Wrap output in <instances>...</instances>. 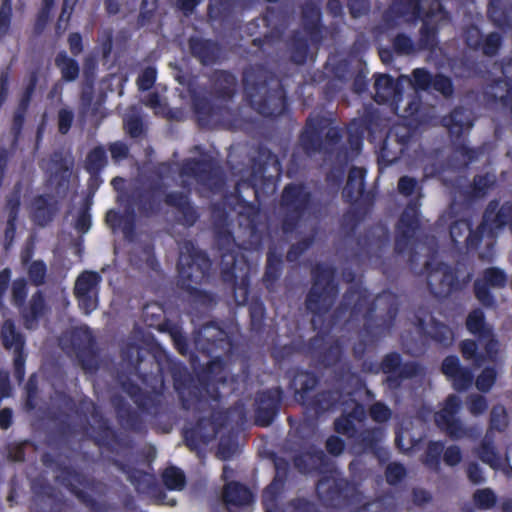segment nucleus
<instances>
[{
    "label": "nucleus",
    "mask_w": 512,
    "mask_h": 512,
    "mask_svg": "<svg viewBox=\"0 0 512 512\" xmlns=\"http://www.w3.org/2000/svg\"><path fill=\"white\" fill-rule=\"evenodd\" d=\"M350 311L351 317L359 314L365 320L364 330L369 336L365 343H372L387 331L398 313V298L391 292H383L370 300V294L359 285H351L343 295L335 318Z\"/></svg>",
    "instance_id": "nucleus-1"
},
{
    "label": "nucleus",
    "mask_w": 512,
    "mask_h": 512,
    "mask_svg": "<svg viewBox=\"0 0 512 512\" xmlns=\"http://www.w3.org/2000/svg\"><path fill=\"white\" fill-rule=\"evenodd\" d=\"M47 175V186L55 195H39L31 203L30 217L39 227L51 223L59 211L56 196L63 197L69 189L70 178L74 166L73 157L63 151H54L48 158L39 162Z\"/></svg>",
    "instance_id": "nucleus-2"
},
{
    "label": "nucleus",
    "mask_w": 512,
    "mask_h": 512,
    "mask_svg": "<svg viewBox=\"0 0 512 512\" xmlns=\"http://www.w3.org/2000/svg\"><path fill=\"white\" fill-rule=\"evenodd\" d=\"M211 80L212 100L199 94L192 97L197 120L202 127L222 125L230 128L236 120V113L230 103L237 91V79L233 74L220 70L213 73Z\"/></svg>",
    "instance_id": "nucleus-3"
},
{
    "label": "nucleus",
    "mask_w": 512,
    "mask_h": 512,
    "mask_svg": "<svg viewBox=\"0 0 512 512\" xmlns=\"http://www.w3.org/2000/svg\"><path fill=\"white\" fill-rule=\"evenodd\" d=\"M245 95L251 106L263 116L279 115L284 110V92L280 81L262 67H249L243 73Z\"/></svg>",
    "instance_id": "nucleus-4"
},
{
    "label": "nucleus",
    "mask_w": 512,
    "mask_h": 512,
    "mask_svg": "<svg viewBox=\"0 0 512 512\" xmlns=\"http://www.w3.org/2000/svg\"><path fill=\"white\" fill-rule=\"evenodd\" d=\"M334 276L335 270L327 264H318L314 269L313 285L305 300L307 310L313 315L314 328H323V318L335 303L338 288Z\"/></svg>",
    "instance_id": "nucleus-5"
},
{
    "label": "nucleus",
    "mask_w": 512,
    "mask_h": 512,
    "mask_svg": "<svg viewBox=\"0 0 512 512\" xmlns=\"http://www.w3.org/2000/svg\"><path fill=\"white\" fill-rule=\"evenodd\" d=\"M311 193L302 184L290 183L282 191L278 216L284 233L293 232L310 214Z\"/></svg>",
    "instance_id": "nucleus-6"
},
{
    "label": "nucleus",
    "mask_w": 512,
    "mask_h": 512,
    "mask_svg": "<svg viewBox=\"0 0 512 512\" xmlns=\"http://www.w3.org/2000/svg\"><path fill=\"white\" fill-rule=\"evenodd\" d=\"M179 283L185 289H195L209 275L211 262L191 241L179 245L178 259Z\"/></svg>",
    "instance_id": "nucleus-7"
},
{
    "label": "nucleus",
    "mask_w": 512,
    "mask_h": 512,
    "mask_svg": "<svg viewBox=\"0 0 512 512\" xmlns=\"http://www.w3.org/2000/svg\"><path fill=\"white\" fill-rule=\"evenodd\" d=\"M342 139L341 129L324 117L309 118L300 136V145L307 155L329 150Z\"/></svg>",
    "instance_id": "nucleus-8"
},
{
    "label": "nucleus",
    "mask_w": 512,
    "mask_h": 512,
    "mask_svg": "<svg viewBox=\"0 0 512 512\" xmlns=\"http://www.w3.org/2000/svg\"><path fill=\"white\" fill-rule=\"evenodd\" d=\"M461 409V399L455 394L447 397L444 407L435 414V423L451 439L478 438L481 428L478 426L467 427L457 417Z\"/></svg>",
    "instance_id": "nucleus-9"
},
{
    "label": "nucleus",
    "mask_w": 512,
    "mask_h": 512,
    "mask_svg": "<svg viewBox=\"0 0 512 512\" xmlns=\"http://www.w3.org/2000/svg\"><path fill=\"white\" fill-rule=\"evenodd\" d=\"M447 0H423L421 14L422 44L424 46H436L437 33L452 23V15L446 6Z\"/></svg>",
    "instance_id": "nucleus-10"
},
{
    "label": "nucleus",
    "mask_w": 512,
    "mask_h": 512,
    "mask_svg": "<svg viewBox=\"0 0 512 512\" xmlns=\"http://www.w3.org/2000/svg\"><path fill=\"white\" fill-rule=\"evenodd\" d=\"M388 244V230L382 225L376 226L357 240L353 257L360 263L367 262L373 266H380Z\"/></svg>",
    "instance_id": "nucleus-11"
},
{
    "label": "nucleus",
    "mask_w": 512,
    "mask_h": 512,
    "mask_svg": "<svg viewBox=\"0 0 512 512\" xmlns=\"http://www.w3.org/2000/svg\"><path fill=\"white\" fill-rule=\"evenodd\" d=\"M181 185L188 188L192 179L206 186L211 191L219 190L224 183L223 173L211 160H189L180 171Z\"/></svg>",
    "instance_id": "nucleus-12"
},
{
    "label": "nucleus",
    "mask_w": 512,
    "mask_h": 512,
    "mask_svg": "<svg viewBox=\"0 0 512 512\" xmlns=\"http://www.w3.org/2000/svg\"><path fill=\"white\" fill-rule=\"evenodd\" d=\"M64 340L70 346L85 372L92 373L98 368V359L94 337L87 326L74 327L68 331Z\"/></svg>",
    "instance_id": "nucleus-13"
},
{
    "label": "nucleus",
    "mask_w": 512,
    "mask_h": 512,
    "mask_svg": "<svg viewBox=\"0 0 512 512\" xmlns=\"http://www.w3.org/2000/svg\"><path fill=\"white\" fill-rule=\"evenodd\" d=\"M227 421V415L222 411H213L210 413L209 418L205 416L199 417L196 425L185 431L184 438L186 445L194 451H198L201 445H206L212 441L220 428H222Z\"/></svg>",
    "instance_id": "nucleus-14"
},
{
    "label": "nucleus",
    "mask_w": 512,
    "mask_h": 512,
    "mask_svg": "<svg viewBox=\"0 0 512 512\" xmlns=\"http://www.w3.org/2000/svg\"><path fill=\"white\" fill-rule=\"evenodd\" d=\"M101 282L102 276L95 271L89 270L81 272L76 278L73 294L79 308L85 314H90L97 309Z\"/></svg>",
    "instance_id": "nucleus-15"
},
{
    "label": "nucleus",
    "mask_w": 512,
    "mask_h": 512,
    "mask_svg": "<svg viewBox=\"0 0 512 512\" xmlns=\"http://www.w3.org/2000/svg\"><path fill=\"white\" fill-rule=\"evenodd\" d=\"M425 269L427 271V284L431 293L436 297L448 296L456 283V276L452 269L448 265L434 260L426 261Z\"/></svg>",
    "instance_id": "nucleus-16"
},
{
    "label": "nucleus",
    "mask_w": 512,
    "mask_h": 512,
    "mask_svg": "<svg viewBox=\"0 0 512 512\" xmlns=\"http://www.w3.org/2000/svg\"><path fill=\"white\" fill-rule=\"evenodd\" d=\"M349 484L338 473L322 477L316 486L319 499L327 506L342 505L348 496Z\"/></svg>",
    "instance_id": "nucleus-17"
},
{
    "label": "nucleus",
    "mask_w": 512,
    "mask_h": 512,
    "mask_svg": "<svg viewBox=\"0 0 512 512\" xmlns=\"http://www.w3.org/2000/svg\"><path fill=\"white\" fill-rule=\"evenodd\" d=\"M423 0H397L383 15L382 28L392 29L399 24V19L404 22H413L421 18Z\"/></svg>",
    "instance_id": "nucleus-18"
},
{
    "label": "nucleus",
    "mask_w": 512,
    "mask_h": 512,
    "mask_svg": "<svg viewBox=\"0 0 512 512\" xmlns=\"http://www.w3.org/2000/svg\"><path fill=\"white\" fill-rule=\"evenodd\" d=\"M195 343L209 355L216 354L218 350L228 352L231 348L227 333L214 323H207L197 331Z\"/></svg>",
    "instance_id": "nucleus-19"
},
{
    "label": "nucleus",
    "mask_w": 512,
    "mask_h": 512,
    "mask_svg": "<svg viewBox=\"0 0 512 512\" xmlns=\"http://www.w3.org/2000/svg\"><path fill=\"white\" fill-rule=\"evenodd\" d=\"M2 344L6 349L14 351V368L15 374L19 379L24 375L25 356L23 348L25 345L24 336L17 330L14 322L10 319L6 320L0 332Z\"/></svg>",
    "instance_id": "nucleus-20"
},
{
    "label": "nucleus",
    "mask_w": 512,
    "mask_h": 512,
    "mask_svg": "<svg viewBox=\"0 0 512 512\" xmlns=\"http://www.w3.org/2000/svg\"><path fill=\"white\" fill-rule=\"evenodd\" d=\"M507 274L498 267H490L483 271L482 278L474 283V291L477 299L486 307L494 304V297L488 289L489 287L501 289L507 284Z\"/></svg>",
    "instance_id": "nucleus-21"
},
{
    "label": "nucleus",
    "mask_w": 512,
    "mask_h": 512,
    "mask_svg": "<svg viewBox=\"0 0 512 512\" xmlns=\"http://www.w3.org/2000/svg\"><path fill=\"white\" fill-rule=\"evenodd\" d=\"M417 228L418 204L415 202L407 205L399 219L395 241V251L397 253H402L406 250Z\"/></svg>",
    "instance_id": "nucleus-22"
},
{
    "label": "nucleus",
    "mask_w": 512,
    "mask_h": 512,
    "mask_svg": "<svg viewBox=\"0 0 512 512\" xmlns=\"http://www.w3.org/2000/svg\"><path fill=\"white\" fill-rule=\"evenodd\" d=\"M222 278L225 282L233 284L234 298L238 304H244L247 299L248 277L247 274L239 276L236 272L238 262L232 254L223 256Z\"/></svg>",
    "instance_id": "nucleus-23"
},
{
    "label": "nucleus",
    "mask_w": 512,
    "mask_h": 512,
    "mask_svg": "<svg viewBox=\"0 0 512 512\" xmlns=\"http://www.w3.org/2000/svg\"><path fill=\"white\" fill-rule=\"evenodd\" d=\"M280 388L263 391L257 397L256 423L260 426H268L272 423L281 400Z\"/></svg>",
    "instance_id": "nucleus-24"
},
{
    "label": "nucleus",
    "mask_w": 512,
    "mask_h": 512,
    "mask_svg": "<svg viewBox=\"0 0 512 512\" xmlns=\"http://www.w3.org/2000/svg\"><path fill=\"white\" fill-rule=\"evenodd\" d=\"M152 192L142 189L135 185L127 200L126 217L122 218V230L128 236L133 229L134 209L137 207L139 210L148 211L152 209Z\"/></svg>",
    "instance_id": "nucleus-25"
},
{
    "label": "nucleus",
    "mask_w": 512,
    "mask_h": 512,
    "mask_svg": "<svg viewBox=\"0 0 512 512\" xmlns=\"http://www.w3.org/2000/svg\"><path fill=\"white\" fill-rule=\"evenodd\" d=\"M474 117L469 109L456 107L442 118V124L447 128L452 139L459 140L473 127Z\"/></svg>",
    "instance_id": "nucleus-26"
},
{
    "label": "nucleus",
    "mask_w": 512,
    "mask_h": 512,
    "mask_svg": "<svg viewBox=\"0 0 512 512\" xmlns=\"http://www.w3.org/2000/svg\"><path fill=\"white\" fill-rule=\"evenodd\" d=\"M442 372L452 381L457 391H464L473 383L472 372L469 368L462 367L456 356H448L443 360Z\"/></svg>",
    "instance_id": "nucleus-27"
},
{
    "label": "nucleus",
    "mask_w": 512,
    "mask_h": 512,
    "mask_svg": "<svg viewBox=\"0 0 512 512\" xmlns=\"http://www.w3.org/2000/svg\"><path fill=\"white\" fill-rule=\"evenodd\" d=\"M401 81H394L392 77L386 74L376 76L374 82V100L378 103H385L393 101L399 103L402 101L401 91L399 89V83Z\"/></svg>",
    "instance_id": "nucleus-28"
},
{
    "label": "nucleus",
    "mask_w": 512,
    "mask_h": 512,
    "mask_svg": "<svg viewBox=\"0 0 512 512\" xmlns=\"http://www.w3.org/2000/svg\"><path fill=\"white\" fill-rule=\"evenodd\" d=\"M484 98L512 113V85L506 79H497L488 84L484 90Z\"/></svg>",
    "instance_id": "nucleus-29"
},
{
    "label": "nucleus",
    "mask_w": 512,
    "mask_h": 512,
    "mask_svg": "<svg viewBox=\"0 0 512 512\" xmlns=\"http://www.w3.org/2000/svg\"><path fill=\"white\" fill-rule=\"evenodd\" d=\"M384 435L385 429L381 426L364 429L354 437L351 448L356 454L374 452Z\"/></svg>",
    "instance_id": "nucleus-30"
},
{
    "label": "nucleus",
    "mask_w": 512,
    "mask_h": 512,
    "mask_svg": "<svg viewBox=\"0 0 512 512\" xmlns=\"http://www.w3.org/2000/svg\"><path fill=\"white\" fill-rule=\"evenodd\" d=\"M189 49L191 54L204 65L215 63L220 56V48L215 42L198 37L189 39Z\"/></svg>",
    "instance_id": "nucleus-31"
},
{
    "label": "nucleus",
    "mask_w": 512,
    "mask_h": 512,
    "mask_svg": "<svg viewBox=\"0 0 512 512\" xmlns=\"http://www.w3.org/2000/svg\"><path fill=\"white\" fill-rule=\"evenodd\" d=\"M20 208V191L14 189L6 197L5 211L7 213V223L4 231V245L8 249L12 244L15 236L16 226L15 221L17 220Z\"/></svg>",
    "instance_id": "nucleus-32"
},
{
    "label": "nucleus",
    "mask_w": 512,
    "mask_h": 512,
    "mask_svg": "<svg viewBox=\"0 0 512 512\" xmlns=\"http://www.w3.org/2000/svg\"><path fill=\"white\" fill-rule=\"evenodd\" d=\"M222 498L226 507L251 505L253 502V495L250 490L238 482L227 483Z\"/></svg>",
    "instance_id": "nucleus-33"
},
{
    "label": "nucleus",
    "mask_w": 512,
    "mask_h": 512,
    "mask_svg": "<svg viewBox=\"0 0 512 512\" xmlns=\"http://www.w3.org/2000/svg\"><path fill=\"white\" fill-rule=\"evenodd\" d=\"M35 78L31 79L30 84L27 86L24 94L22 95L17 108L14 111L12 125H11V133L14 136L13 144L17 141L19 135L21 134L22 127L25 121V116L31 101L32 94L35 90Z\"/></svg>",
    "instance_id": "nucleus-34"
},
{
    "label": "nucleus",
    "mask_w": 512,
    "mask_h": 512,
    "mask_svg": "<svg viewBox=\"0 0 512 512\" xmlns=\"http://www.w3.org/2000/svg\"><path fill=\"white\" fill-rule=\"evenodd\" d=\"M327 457L321 450H310L294 457V465L301 473L322 470Z\"/></svg>",
    "instance_id": "nucleus-35"
},
{
    "label": "nucleus",
    "mask_w": 512,
    "mask_h": 512,
    "mask_svg": "<svg viewBox=\"0 0 512 512\" xmlns=\"http://www.w3.org/2000/svg\"><path fill=\"white\" fill-rule=\"evenodd\" d=\"M365 170L358 167L350 169L347 183L343 189V197L349 202H356L364 191Z\"/></svg>",
    "instance_id": "nucleus-36"
},
{
    "label": "nucleus",
    "mask_w": 512,
    "mask_h": 512,
    "mask_svg": "<svg viewBox=\"0 0 512 512\" xmlns=\"http://www.w3.org/2000/svg\"><path fill=\"white\" fill-rule=\"evenodd\" d=\"M397 510L398 501L396 493L388 490L374 500L359 507L356 512H397Z\"/></svg>",
    "instance_id": "nucleus-37"
},
{
    "label": "nucleus",
    "mask_w": 512,
    "mask_h": 512,
    "mask_svg": "<svg viewBox=\"0 0 512 512\" xmlns=\"http://www.w3.org/2000/svg\"><path fill=\"white\" fill-rule=\"evenodd\" d=\"M45 301L42 293L37 291L30 299L29 305L23 307L21 315L24 325L27 329H33L37 326L38 319L44 314Z\"/></svg>",
    "instance_id": "nucleus-38"
},
{
    "label": "nucleus",
    "mask_w": 512,
    "mask_h": 512,
    "mask_svg": "<svg viewBox=\"0 0 512 512\" xmlns=\"http://www.w3.org/2000/svg\"><path fill=\"white\" fill-rule=\"evenodd\" d=\"M181 394L182 397H184V392H181ZM188 394L189 398H183V406L186 409L201 410L207 403L209 398L213 399L214 401L217 400L214 385H207L206 387L203 388V391L197 387H194L193 390H189Z\"/></svg>",
    "instance_id": "nucleus-39"
},
{
    "label": "nucleus",
    "mask_w": 512,
    "mask_h": 512,
    "mask_svg": "<svg viewBox=\"0 0 512 512\" xmlns=\"http://www.w3.org/2000/svg\"><path fill=\"white\" fill-rule=\"evenodd\" d=\"M55 66L60 70L61 78L65 82H74L79 77L80 67L78 62L68 56L66 51H60L55 57Z\"/></svg>",
    "instance_id": "nucleus-40"
},
{
    "label": "nucleus",
    "mask_w": 512,
    "mask_h": 512,
    "mask_svg": "<svg viewBox=\"0 0 512 512\" xmlns=\"http://www.w3.org/2000/svg\"><path fill=\"white\" fill-rule=\"evenodd\" d=\"M419 40L415 43L405 34H398L393 40L394 50L401 55H412L422 50H432L435 46H424L422 44V32L419 31Z\"/></svg>",
    "instance_id": "nucleus-41"
},
{
    "label": "nucleus",
    "mask_w": 512,
    "mask_h": 512,
    "mask_svg": "<svg viewBox=\"0 0 512 512\" xmlns=\"http://www.w3.org/2000/svg\"><path fill=\"white\" fill-rule=\"evenodd\" d=\"M239 224L249 230L251 237H255L261 224L259 209L252 204H244L239 211Z\"/></svg>",
    "instance_id": "nucleus-42"
},
{
    "label": "nucleus",
    "mask_w": 512,
    "mask_h": 512,
    "mask_svg": "<svg viewBox=\"0 0 512 512\" xmlns=\"http://www.w3.org/2000/svg\"><path fill=\"white\" fill-rule=\"evenodd\" d=\"M403 152V144L398 142L396 134H388L383 141L380 160L387 165L394 163Z\"/></svg>",
    "instance_id": "nucleus-43"
},
{
    "label": "nucleus",
    "mask_w": 512,
    "mask_h": 512,
    "mask_svg": "<svg viewBox=\"0 0 512 512\" xmlns=\"http://www.w3.org/2000/svg\"><path fill=\"white\" fill-rule=\"evenodd\" d=\"M434 76L424 68H416L412 72V76H401L399 78L400 81H405L410 84L415 91L424 90L427 91L431 89L433 83Z\"/></svg>",
    "instance_id": "nucleus-44"
},
{
    "label": "nucleus",
    "mask_w": 512,
    "mask_h": 512,
    "mask_svg": "<svg viewBox=\"0 0 512 512\" xmlns=\"http://www.w3.org/2000/svg\"><path fill=\"white\" fill-rule=\"evenodd\" d=\"M107 162L108 160L104 147L97 146L88 153L85 160V168L92 176H97L106 166Z\"/></svg>",
    "instance_id": "nucleus-45"
},
{
    "label": "nucleus",
    "mask_w": 512,
    "mask_h": 512,
    "mask_svg": "<svg viewBox=\"0 0 512 512\" xmlns=\"http://www.w3.org/2000/svg\"><path fill=\"white\" fill-rule=\"evenodd\" d=\"M466 326L471 333L478 335V338H487L492 331L491 327L485 323L481 309H475L468 315Z\"/></svg>",
    "instance_id": "nucleus-46"
},
{
    "label": "nucleus",
    "mask_w": 512,
    "mask_h": 512,
    "mask_svg": "<svg viewBox=\"0 0 512 512\" xmlns=\"http://www.w3.org/2000/svg\"><path fill=\"white\" fill-rule=\"evenodd\" d=\"M284 490V485L272 481L263 491L262 502L266 512H277L278 499Z\"/></svg>",
    "instance_id": "nucleus-47"
},
{
    "label": "nucleus",
    "mask_w": 512,
    "mask_h": 512,
    "mask_svg": "<svg viewBox=\"0 0 512 512\" xmlns=\"http://www.w3.org/2000/svg\"><path fill=\"white\" fill-rule=\"evenodd\" d=\"M496 176L486 173L474 177L473 184L470 186V195L473 198H481L494 186Z\"/></svg>",
    "instance_id": "nucleus-48"
},
{
    "label": "nucleus",
    "mask_w": 512,
    "mask_h": 512,
    "mask_svg": "<svg viewBox=\"0 0 512 512\" xmlns=\"http://www.w3.org/2000/svg\"><path fill=\"white\" fill-rule=\"evenodd\" d=\"M117 467L127 474L128 480L138 491L144 492L152 484V477L148 473L131 468L126 469L125 466L120 464H117Z\"/></svg>",
    "instance_id": "nucleus-49"
},
{
    "label": "nucleus",
    "mask_w": 512,
    "mask_h": 512,
    "mask_svg": "<svg viewBox=\"0 0 512 512\" xmlns=\"http://www.w3.org/2000/svg\"><path fill=\"white\" fill-rule=\"evenodd\" d=\"M478 456L484 463L489 464L494 469L501 466L500 456L496 453L492 442L488 439V436H486L482 441L478 450Z\"/></svg>",
    "instance_id": "nucleus-50"
},
{
    "label": "nucleus",
    "mask_w": 512,
    "mask_h": 512,
    "mask_svg": "<svg viewBox=\"0 0 512 512\" xmlns=\"http://www.w3.org/2000/svg\"><path fill=\"white\" fill-rule=\"evenodd\" d=\"M163 482L169 489L181 490L184 488L186 479L184 473L177 467H168L162 474Z\"/></svg>",
    "instance_id": "nucleus-51"
},
{
    "label": "nucleus",
    "mask_w": 512,
    "mask_h": 512,
    "mask_svg": "<svg viewBox=\"0 0 512 512\" xmlns=\"http://www.w3.org/2000/svg\"><path fill=\"white\" fill-rule=\"evenodd\" d=\"M158 7V0H142L137 19V27L141 28L152 23Z\"/></svg>",
    "instance_id": "nucleus-52"
},
{
    "label": "nucleus",
    "mask_w": 512,
    "mask_h": 512,
    "mask_svg": "<svg viewBox=\"0 0 512 512\" xmlns=\"http://www.w3.org/2000/svg\"><path fill=\"white\" fill-rule=\"evenodd\" d=\"M501 45L502 36L498 32H491L483 38L479 49L485 56L493 57L497 55Z\"/></svg>",
    "instance_id": "nucleus-53"
},
{
    "label": "nucleus",
    "mask_w": 512,
    "mask_h": 512,
    "mask_svg": "<svg viewBox=\"0 0 512 512\" xmlns=\"http://www.w3.org/2000/svg\"><path fill=\"white\" fill-rule=\"evenodd\" d=\"M316 384L317 378L315 375L306 371L298 372L293 379V385L297 392L307 393L313 390Z\"/></svg>",
    "instance_id": "nucleus-54"
},
{
    "label": "nucleus",
    "mask_w": 512,
    "mask_h": 512,
    "mask_svg": "<svg viewBox=\"0 0 512 512\" xmlns=\"http://www.w3.org/2000/svg\"><path fill=\"white\" fill-rule=\"evenodd\" d=\"M428 334L443 346H449L453 342V332L448 326L441 323H435Z\"/></svg>",
    "instance_id": "nucleus-55"
},
{
    "label": "nucleus",
    "mask_w": 512,
    "mask_h": 512,
    "mask_svg": "<svg viewBox=\"0 0 512 512\" xmlns=\"http://www.w3.org/2000/svg\"><path fill=\"white\" fill-rule=\"evenodd\" d=\"M122 357L135 370L139 371V365L144 359L143 350L135 344H128L122 350Z\"/></svg>",
    "instance_id": "nucleus-56"
},
{
    "label": "nucleus",
    "mask_w": 512,
    "mask_h": 512,
    "mask_svg": "<svg viewBox=\"0 0 512 512\" xmlns=\"http://www.w3.org/2000/svg\"><path fill=\"white\" fill-rule=\"evenodd\" d=\"M369 415L374 422L381 425L392 418V410L385 403L376 401L369 407Z\"/></svg>",
    "instance_id": "nucleus-57"
},
{
    "label": "nucleus",
    "mask_w": 512,
    "mask_h": 512,
    "mask_svg": "<svg viewBox=\"0 0 512 512\" xmlns=\"http://www.w3.org/2000/svg\"><path fill=\"white\" fill-rule=\"evenodd\" d=\"M473 500L479 509L487 510L495 505L496 495L489 488L478 489L473 494Z\"/></svg>",
    "instance_id": "nucleus-58"
},
{
    "label": "nucleus",
    "mask_w": 512,
    "mask_h": 512,
    "mask_svg": "<svg viewBox=\"0 0 512 512\" xmlns=\"http://www.w3.org/2000/svg\"><path fill=\"white\" fill-rule=\"evenodd\" d=\"M478 344L473 340H465L461 343V352L465 359L473 360L475 366L480 367L483 365L484 357L477 353Z\"/></svg>",
    "instance_id": "nucleus-59"
},
{
    "label": "nucleus",
    "mask_w": 512,
    "mask_h": 512,
    "mask_svg": "<svg viewBox=\"0 0 512 512\" xmlns=\"http://www.w3.org/2000/svg\"><path fill=\"white\" fill-rule=\"evenodd\" d=\"M497 377L495 368L487 367L477 377L475 385L481 392H488L494 385Z\"/></svg>",
    "instance_id": "nucleus-60"
},
{
    "label": "nucleus",
    "mask_w": 512,
    "mask_h": 512,
    "mask_svg": "<svg viewBox=\"0 0 512 512\" xmlns=\"http://www.w3.org/2000/svg\"><path fill=\"white\" fill-rule=\"evenodd\" d=\"M406 476L405 467L397 462L389 463L385 469V478L388 484L396 485Z\"/></svg>",
    "instance_id": "nucleus-61"
},
{
    "label": "nucleus",
    "mask_w": 512,
    "mask_h": 512,
    "mask_svg": "<svg viewBox=\"0 0 512 512\" xmlns=\"http://www.w3.org/2000/svg\"><path fill=\"white\" fill-rule=\"evenodd\" d=\"M335 430L347 436L348 438H351L352 440L357 435V429L354 424V420L348 417L347 415H342L338 419L335 420Z\"/></svg>",
    "instance_id": "nucleus-62"
},
{
    "label": "nucleus",
    "mask_w": 512,
    "mask_h": 512,
    "mask_svg": "<svg viewBox=\"0 0 512 512\" xmlns=\"http://www.w3.org/2000/svg\"><path fill=\"white\" fill-rule=\"evenodd\" d=\"M46 272V265L43 261H33L28 269L29 279L36 286L42 285L45 281Z\"/></svg>",
    "instance_id": "nucleus-63"
},
{
    "label": "nucleus",
    "mask_w": 512,
    "mask_h": 512,
    "mask_svg": "<svg viewBox=\"0 0 512 512\" xmlns=\"http://www.w3.org/2000/svg\"><path fill=\"white\" fill-rule=\"evenodd\" d=\"M283 512H318L315 504L305 498H295L287 503Z\"/></svg>",
    "instance_id": "nucleus-64"
}]
</instances>
